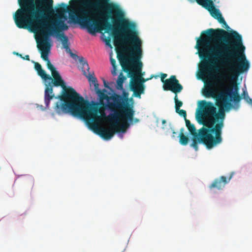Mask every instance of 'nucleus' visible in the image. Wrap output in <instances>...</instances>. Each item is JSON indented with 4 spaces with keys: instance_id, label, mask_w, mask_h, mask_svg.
Here are the masks:
<instances>
[{
    "instance_id": "1",
    "label": "nucleus",
    "mask_w": 252,
    "mask_h": 252,
    "mask_svg": "<svg viewBox=\"0 0 252 252\" xmlns=\"http://www.w3.org/2000/svg\"><path fill=\"white\" fill-rule=\"evenodd\" d=\"M202 34L204 35L197 41L196 48L199 58L203 60L199 67L200 74L209 80L204 95L216 99L219 112L221 110L224 112V109H229L232 107V101L239 107L242 96L239 94L237 84L229 85L217 94L214 87L219 85L223 88L224 84L222 80H225L226 76L221 74L216 76L214 73L218 70L217 64L219 63L226 65L227 71L233 79L249 69L250 63L244 53L245 47L242 36L236 31L228 32L220 28L209 29Z\"/></svg>"
},
{
    "instance_id": "2",
    "label": "nucleus",
    "mask_w": 252,
    "mask_h": 252,
    "mask_svg": "<svg viewBox=\"0 0 252 252\" xmlns=\"http://www.w3.org/2000/svg\"><path fill=\"white\" fill-rule=\"evenodd\" d=\"M110 0H70L72 9L64 3L56 7L58 18H64V13L68 11L71 22L79 24L86 28L89 33L94 34L96 32L105 30V32H111L113 37L123 27L124 13L120 6Z\"/></svg>"
},
{
    "instance_id": "3",
    "label": "nucleus",
    "mask_w": 252,
    "mask_h": 252,
    "mask_svg": "<svg viewBox=\"0 0 252 252\" xmlns=\"http://www.w3.org/2000/svg\"><path fill=\"white\" fill-rule=\"evenodd\" d=\"M20 6L13 15L16 26L20 29H30L49 37L56 35L62 42L63 48L73 59L77 55L69 48L68 38L63 31L68 29L65 20L53 19L55 15L53 0H18Z\"/></svg>"
},
{
    "instance_id": "4",
    "label": "nucleus",
    "mask_w": 252,
    "mask_h": 252,
    "mask_svg": "<svg viewBox=\"0 0 252 252\" xmlns=\"http://www.w3.org/2000/svg\"><path fill=\"white\" fill-rule=\"evenodd\" d=\"M79 61L83 74L94 84L96 92L100 94V103L91 104L80 96L74 89L68 87L67 91L59 96L60 101L56 103L54 110L59 115L70 113L73 116L82 117L91 126L97 127L101 117L106 116L104 107L108 109L101 98L103 93L99 90V85L94 72L91 74L86 71L90 69L87 61L82 57L79 58Z\"/></svg>"
},
{
    "instance_id": "5",
    "label": "nucleus",
    "mask_w": 252,
    "mask_h": 252,
    "mask_svg": "<svg viewBox=\"0 0 252 252\" xmlns=\"http://www.w3.org/2000/svg\"><path fill=\"white\" fill-rule=\"evenodd\" d=\"M195 117L198 123L204 126L197 132L194 125L186 119V126L192 136L190 146L197 151L198 143L204 144L208 149L220 144L222 141L221 133L225 113L221 110L217 112V109L212 102L201 100Z\"/></svg>"
},
{
    "instance_id": "6",
    "label": "nucleus",
    "mask_w": 252,
    "mask_h": 252,
    "mask_svg": "<svg viewBox=\"0 0 252 252\" xmlns=\"http://www.w3.org/2000/svg\"><path fill=\"white\" fill-rule=\"evenodd\" d=\"M122 24L123 27H120L119 31L113 36L114 44L116 47L121 48L129 43L131 44L126 48L130 56L126 63L128 66L133 67L137 76L136 80L130 83V88L133 95L140 98L141 94L144 93V83L149 80L142 78L141 74L142 63L140 60L142 55V41L138 36L134 23L124 21Z\"/></svg>"
},
{
    "instance_id": "7",
    "label": "nucleus",
    "mask_w": 252,
    "mask_h": 252,
    "mask_svg": "<svg viewBox=\"0 0 252 252\" xmlns=\"http://www.w3.org/2000/svg\"><path fill=\"white\" fill-rule=\"evenodd\" d=\"M102 99L106 100V106L111 112H113L112 118L117 120L118 119L133 121L135 111L134 102L132 98H128V93H123V96L114 94L110 96L102 94Z\"/></svg>"
},
{
    "instance_id": "8",
    "label": "nucleus",
    "mask_w": 252,
    "mask_h": 252,
    "mask_svg": "<svg viewBox=\"0 0 252 252\" xmlns=\"http://www.w3.org/2000/svg\"><path fill=\"white\" fill-rule=\"evenodd\" d=\"M42 38L40 43L37 45V47L41 51V57L47 62V68L51 71L52 76L54 78L53 84L55 87L60 86L63 88V93L68 89L65 85L64 81L56 68L51 63L48 58V53L50 49V44L48 42L49 37L45 35H42Z\"/></svg>"
},
{
    "instance_id": "9",
    "label": "nucleus",
    "mask_w": 252,
    "mask_h": 252,
    "mask_svg": "<svg viewBox=\"0 0 252 252\" xmlns=\"http://www.w3.org/2000/svg\"><path fill=\"white\" fill-rule=\"evenodd\" d=\"M109 120L114 123L111 124L109 128L100 127L97 128L96 133L105 140L110 139L116 132H125L126 129L129 126L128 120L118 119L117 120L112 118V115L109 116Z\"/></svg>"
},
{
    "instance_id": "10",
    "label": "nucleus",
    "mask_w": 252,
    "mask_h": 252,
    "mask_svg": "<svg viewBox=\"0 0 252 252\" xmlns=\"http://www.w3.org/2000/svg\"><path fill=\"white\" fill-rule=\"evenodd\" d=\"M34 68L37 71L38 74L45 81V92H44V102L45 106L48 108L50 102L55 96L53 94V88L55 86L53 84L54 82V78L47 74L45 70L42 69L41 65L38 63H34Z\"/></svg>"
},
{
    "instance_id": "11",
    "label": "nucleus",
    "mask_w": 252,
    "mask_h": 252,
    "mask_svg": "<svg viewBox=\"0 0 252 252\" xmlns=\"http://www.w3.org/2000/svg\"><path fill=\"white\" fill-rule=\"evenodd\" d=\"M197 3L207 10L211 15L217 19L218 22L223 24L224 28L228 30L229 27L226 24L224 19L222 17L220 10L216 8L213 0H195Z\"/></svg>"
},
{
    "instance_id": "12",
    "label": "nucleus",
    "mask_w": 252,
    "mask_h": 252,
    "mask_svg": "<svg viewBox=\"0 0 252 252\" xmlns=\"http://www.w3.org/2000/svg\"><path fill=\"white\" fill-rule=\"evenodd\" d=\"M163 88L164 90L170 91L175 94L181 92L183 89L175 75H172L169 79L165 80Z\"/></svg>"
},
{
    "instance_id": "13",
    "label": "nucleus",
    "mask_w": 252,
    "mask_h": 252,
    "mask_svg": "<svg viewBox=\"0 0 252 252\" xmlns=\"http://www.w3.org/2000/svg\"><path fill=\"white\" fill-rule=\"evenodd\" d=\"M233 173H231L229 177L226 178L225 176H222L219 179H216L212 184L209 186V188L212 189L216 188L218 189H222L225 185L228 183L233 176Z\"/></svg>"
},
{
    "instance_id": "14",
    "label": "nucleus",
    "mask_w": 252,
    "mask_h": 252,
    "mask_svg": "<svg viewBox=\"0 0 252 252\" xmlns=\"http://www.w3.org/2000/svg\"><path fill=\"white\" fill-rule=\"evenodd\" d=\"M183 131L184 128H182L181 129V131L179 136L180 137L179 142L181 145L185 146L187 145L189 142V138L184 135Z\"/></svg>"
},
{
    "instance_id": "15",
    "label": "nucleus",
    "mask_w": 252,
    "mask_h": 252,
    "mask_svg": "<svg viewBox=\"0 0 252 252\" xmlns=\"http://www.w3.org/2000/svg\"><path fill=\"white\" fill-rule=\"evenodd\" d=\"M126 79V77L123 75L122 72H121L117 80V85L118 89H122L123 88V83Z\"/></svg>"
},
{
    "instance_id": "16",
    "label": "nucleus",
    "mask_w": 252,
    "mask_h": 252,
    "mask_svg": "<svg viewBox=\"0 0 252 252\" xmlns=\"http://www.w3.org/2000/svg\"><path fill=\"white\" fill-rule=\"evenodd\" d=\"M174 101L175 103V110L176 111H177L178 109L183 105V102L178 100L177 94H175V96H174Z\"/></svg>"
},
{
    "instance_id": "17",
    "label": "nucleus",
    "mask_w": 252,
    "mask_h": 252,
    "mask_svg": "<svg viewBox=\"0 0 252 252\" xmlns=\"http://www.w3.org/2000/svg\"><path fill=\"white\" fill-rule=\"evenodd\" d=\"M242 95L247 103L252 105V99L249 97L248 93L246 91H244Z\"/></svg>"
},
{
    "instance_id": "18",
    "label": "nucleus",
    "mask_w": 252,
    "mask_h": 252,
    "mask_svg": "<svg viewBox=\"0 0 252 252\" xmlns=\"http://www.w3.org/2000/svg\"><path fill=\"white\" fill-rule=\"evenodd\" d=\"M177 113H178L180 116H183L185 120H186L187 117V113L186 111L183 109H178L177 111H176Z\"/></svg>"
},
{
    "instance_id": "19",
    "label": "nucleus",
    "mask_w": 252,
    "mask_h": 252,
    "mask_svg": "<svg viewBox=\"0 0 252 252\" xmlns=\"http://www.w3.org/2000/svg\"><path fill=\"white\" fill-rule=\"evenodd\" d=\"M121 65L123 67V68L124 70V71L126 72H129V74H131V76L134 74V72L132 71H130V70L129 69V68H126V67H125L124 65V64L122 63H121Z\"/></svg>"
},
{
    "instance_id": "20",
    "label": "nucleus",
    "mask_w": 252,
    "mask_h": 252,
    "mask_svg": "<svg viewBox=\"0 0 252 252\" xmlns=\"http://www.w3.org/2000/svg\"><path fill=\"white\" fill-rule=\"evenodd\" d=\"M167 74L161 73H160V79L161 81L164 84L165 82V78L167 77Z\"/></svg>"
},
{
    "instance_id": "21",
    "label": "nucleus",
    "mask_w": 252,
    "mask_h": 252,
    "mask_svg": "<svg viewBox=\"0 0 252 252\" xmlns=\"http://www.w3.org/2000/svg\"><path fill=\"white\" fill-rule=\"evenodd\" d=\"M104 41L105 42V44L106 45L110 47H112V46L111 45V39H110V38L109 37H108L107 38H105V39L104 40Z\"/></svg>"
},
{
    "instance_id": "22",
    "label": "nucleus",
    "mask_w": 252,
    "mask_h": 252,
    "mask_svg": "<svg viewBox=\"0 0 252 252\" xmlns=\"http://www.w3.org/2000/svg\"><path fill=\"white\" fill-rule=\"evenodd\" d=\"M110 62L113 67H116V62L115 59L113 58L110 59Z\"/></svg>"
},
{
    "instance_id": "23",
    "label": "nucleus",
    "mask_w": 252,
    "mask_h": 252,
    "mask_svg": "<svg viewBox=\"0 0 252 252\" xmlns=\"http://www.w3.org/2000/svg\"><path fill=\"white\" fill-rule=\"evenodd\" d=\"M16 55L20 56L21 58H22L24 60L30 61V57L29 55H26L25 57H22V55L21 54H19V53H16Z\"/></svg>"
},
{
    "instance_id": "24",
    "label": "nucleus",
    "mask_w": 252,
    "mask_h": 252,
    "mask_svg": "<svg viewBox=\"0 0 252 252\" xmlns=\"http://www.w3.org/2000/svg\"><path fill=\"white\" fill-rule=\"evenodd\" d=\"M117 66L116 67H113V69L111 71V73L113 75L115 76L117 75Z\"/></svg>"
},
{
    "instance_id": "25",
    "label": "nucleus",
    "mask_w": 252,
    "mask_h": 252,
    "mask_svg": "<svg viewBox=\"0 0 252 252\" xmlns=\"http://www.w3.org/2000/svg\"><path fill=\"white\" fill-rule=\"evenodd\" d=\"M103 84H104V86L105 88H109V87L108 86V83H107V82L106 81V80L105 79H103Z\"/></svg>"
},
{
    "instance_id": "26",
    "label": "nucleus",
    "mask_w": 252,
    "mask_h": 252,
    "mask_svg": "<svg viewBox=\"0 0 252 252\" xmlns=\"http://www.w3.org/2000/svg\"><path fill=\"white\" fill-rule=\"evenodd\" d=\"M158 77H159V75H152L151 76L150 78H148V79H149V80L151 79H152V78H155L157 79V78H158Z\"/></svg>"
},
{
    "instance_id": "27",
    "label": "nucleus",
    "mask_w": 252,
    "mask_h": 252,
    "mask_svg": "<svg viewBox=\"0 0 252 252\" xmlns=\"http://www.w3.org/2000/svg\"><path fill=\"white\" fill-rule=\"evenodd\" d=\"M166 123V120H162V124H165Z\"/></svg>"
},
{
    "instance_id": "28",
    "label": "nucleus",
    "mask_w": 252,
    "mask_h": 252,
    "mask_svg": "<svg viewBox=\"0 0 252 252\" xmlns=\"http://www.w3.org/2000/svg\"><path fill=\"white\" fill-rule=\"evenodd\" d=\"M176 134V132H175V131H173V137H175V134Z\"/></svg>"
},
{
    "instance_id": "29",
    "label": "nucleus",
    "mask_w": 252,
    "mask_h": 252,
    "mask_svg": "<svg viewBox=\"0 0 252 252\" xmlns=\"http://www.w3.org/2000/svg\"><path fill=\"white\" fill-rule=\"evenodd\" d=\"M135 121H136V122H138V119H136Z\"/></svg>"
}]
</instances>
